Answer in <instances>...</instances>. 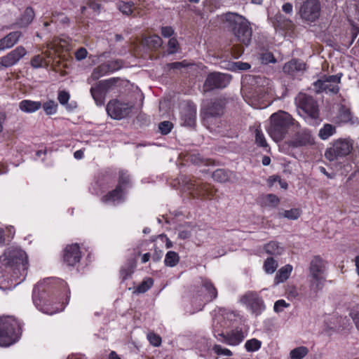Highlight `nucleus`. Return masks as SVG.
Masks as SVG:
<instances>
[{
	"instance_id": "obj_44",
	"label": "nucleus",
	"mask_w": 359,
	"mask_h": 359,
	"mask_svg": "<svg viewBox=\"0 0 359 359\" xmlns=\"http://www.w3.org/2000/svg\"><path fill=\"white\" fill-rule=\"evenodd\" d=\"M109 72H114L115 71L119 70L123 67L124 62L121 59H116L114 60H111L105 62Z\"/></svg>"
},
{
	"instance_id": "obj_25",
	"label": "nucleus",
	"mask_w": 359,
	"mask_h": 359,
	"mask_svg": "<svg viewBox=\"0 0 359 359\" xmlns=\"http://www.w3.org/2000/svg\"><path fill=\"white\" fill-rule=\"evenodd\" d=\"M41 107V102L38 101H32L29 100H24L19 104V108L25 112L32 113Z\"/></svg>"
},
{
	"instance_id": "obj_17",
	"label": "nucleus",
	"mask_w": 359,
	"mask_h": 359,
	"mask_svg": "<svg viewBox=\"0 0 359 359\" xmlns=\"http://www.w3.org/2000/svg\"><path fill=\"white\" fill-rule=\"evenodd\" d=\"M196 107L188 102L181 111L182 125L189 127H194L196 125Z\"/></svg>"
},
{
	"instance_id": "obj_56",
	"label": "nucleus",
	"mask_w": 359,
	"mask_h": 359,
	"mask_svg": "<svg viewBox=\"0 0 359 359\" xmlns=\"http://www.w3.org/2000/svg\"><path fill=\"white\" fill-rule=\"evenodd\" d=\"M166 66L169 69H181L182 68L187 67L188 64L186 62L185 60H184L182 62L168 63Z\"/></svg>"
},
{
	"instance_id": "obj_57",
	"label": "nucleus",
	"mask_w": 359,
	"mask_h": 359,
	"mask_svg": "<svg viewBox=\"0 0 359 359\" xmlns=\"http://www.w3.org/2000/svg\"><path fill=\"white\" fill-rule=\"evenodd\" d=\"M69 97L70 95L69 93L62 90L59 92L57 99L61 104L65 105L68 102Z\"/></svg>"
},
{
	"instance_id": "obj_63",
	"label": "nucleus",
	"mask_w": 359,
	"mask_h": 359,
	"mask_svg": "<svg viewBox=\"0 0 359 359\" xmlns=\"http://www.w3.org/2000/svg\"><path fill=\"white\" fill-rule=\"evenodd\" d=\"M191 236V233L189 230L182 229L180 230L178 232V238H180V239L185 240L190 238Z\"/></svg>"
},
{
	"instance_id": "obj_20",
	"label": "nucleus",
	"mask_w": 359,
	"mask_h": 359,
	"mask_svg": "<svg viewBox=\"0 0 359 359\" xmlns=\"http://www.w3.org/2000/svg\"><path fill=\"white\" fill-rule=\"evenodd\" d=\"M218 335L223 338V340L222 341V342L231 346L238 345L245 338L241 329H236L231 330L226 334L224 333H220Z\"/></svg>"
},
{
	"instance_id": "obj_51",
	"label": "nucleus",
	"mask_w": 359,
	"mask_h": 359,
	"mask_svg": "<svg viewBox=\"0 0 359 359\" xmlns=\"http://www.w3.org/2000/svg\"><path fill=\"white\" fill-rule=\"evenodd\" d=\"M179 43L176 38H170L168 43V53L174 54L178 51Z\"/></svg>"
},
{
	"instance_id": "obj_21",
	"label": "nucleus",
	"mask_w": 359,
	"mask_h": 359,
	"mask_svg": "<svg viewBox=\"0 0 359 359\" xmlns=\"http://www.w3.org/2000/svg\"><path fill=\"white\" fill-rule=\"evenodd\" d=\"M271 22L275 29L290 30L293 27L292 22L280 13L275 15Z\"/></svg>"
},
{
	"instance_id": "obj_12",
	"label": "nucleus",
	"mask_w": 359,
	"mask_h": 359,
	"mask_svg": "<svg viewBox=\"0 0 359 359\" xmlns=\"http://www.w3.org/2000/svg\"><path fill=\"white\" fill-rule=\"evenodd\" d=\"M240 302L246 306L252 314L257 316L265 309V304L262 298L257 292L248 291L240 298Z\"/></svg>"
},
{
	"instance_id": "obj_34",
	"label": "nucleus",
	"mask_w": 359,
	"mask_h": 359,
	"mask_svg": "<svg viewBox=\"0 0 359 359\" xmlns=\"http://www.w3.org/2000/svg\"><path fill=\"white\" fill-rule=\"evenodd\" d=\"M302 214V210L299 208H292L288 210H285L278 213L280 218L284 217L288 219H297Z\"/></svg>"
},
{
	"instance_id": "obj_2",
	"label": "nucleus",
	"mask_w": 359,
	"mask_h": 359,
	"mask_svg": "<svg viewBox=\"0 0 359 359\" xmlns=\"http://www.w3.org/2000/svg\"><path fill=\"white\" fill-rule=\"evenodd\" d=\"M291 127L299 128V123L286 111L280 110L270 116L268 133L276 142L283 140Z\"/></svg>"
},
{
	"instance_id": "obj_15",
	"label": "nucleus",
	"mask_w": 359,
	"mask_h": 359,
	"mask_svg": "<svg viewBox=\"0 0 359 359\" xmlns=\"http://www.w3.org/2000/svg\"><path fill=\"white\" fill-rule=\"evenodd\" d=\"M299 14L302 18L314 22L320 15V4L318 0H306L300 7Z\"/></svg>"
},
{
	"instance_id": "obj_60",
	"label": "nucleus",
	"mask_w": 359,
	"mask_h": 359,
	"mask_svg": "<svg viewBox=\"0 0 359 359\" xmlns=\"http://www.w3.org/2000/svg\"><path fill=\"white\" fill-rule=\"evenodd\" d=\"M161 35L165 38L171 37L174 33V29L170 26L162 27L161 29Z\"/></svg>"
},
{
	"instance_id": "obj_62",
	"label": "nucleus",
	"mask_w": 359,
	"mask_h": 359,
	"mask_svg": "<svg viewBox=\"0 0 359 359\" xmlns=\"http://www.w3.org/2000/svg\"><path fill=\"white\" fill-rule=\"evenodd\" d=\"M87 53H87V50L86 48H80L75 53V57H76V60H81L86 57Z\"/></svg>"
},
{
	"instance_id": "obj_53",
	"label": "nucleus",
	"mask_w": 359,
	"mask_h": 359,
	"mask_svg": "<svg viewBox=\"0 0 359 359\" xmlns=\"http://www.w3.org/2000/svg\"><path fill=\"white\" fill-rule=\"evenodd\" d=\"M212 351L217 354V355H224L227 356L232 355V352L226 348H223L221 345L219 344H215L212 347Z\"/></svg>"
},
{
	"instance_id": "obj_45",
	"label": "nucleus",
	"mask_w": 359,
	"mask_h": 359,
	"mask_svg": "<svg viewBox=\"0 0 359 359\" xmlns=\"http://www.w3.org/2000/svg\"><path fill=\"white\" fill-rule=\"evenodd\" d=\"M153 283L154 281L151 278H147L137 287L135 292L137 293H144L153 285Z\"/></svg>"
},
{
	"instance_id": "obj_11",
	"label": "nucleus",
	"mask_w": 359,
	"mask_h": 359,
	"mask_svg": "<svg viewBox=\"0 0 359 359\" xmlns=\"http://www.w3.org/2000/svg\"><path fill=\"white\" fill-rule=\"evenodd\" d=\"M231 76L220 72H212L208 74L203 86V93L212 91L215 89L224 88L231 81Z\"/></svg>"
},
{
	"instance_id": "obj_22",
	"label": "nucleus",
	"mask_w": 359,
	"mask_h": 359,
	"mask_svg": "<svg viewBox=\"0 0 359 359\" xmlns=\"http://www.w3.org/2000/svg\"><path fill=\"white\" fill-rule=\"evenodd\" d=\"M21 35L20 32L16 31L9 33L0 39V50L13 47L18 41Z\"/></svg>"
},
{
	"instance_id": "obj_26",
	"label": "nucleus",
	"mask_w": 359,
	"mask_h": 359,
	"mask_svg": "<svg viewBox=\"0 0 359 359\" xmlns=\"http://www.w3.org/2000/svg\"><path fill=\"white\" fill-rule=\"evenodd\" d=\"M233 175L234 176V174L231 171L217 169L213 172L212 177L214 180L224 183L230 181Z\"/></svg>"
},
{
	"instance_id": "obj_47",
	"label": "nucleus",
	"mask_w": 359,
	"mask_h": 359,
	"mask_svg": "<svg viewBox=\"0 0 359 359\" xmlns=\"http://www.w3.org/2000/svg\"><path fill=\"white\" fill-rule=\"evenodd\" d=\"M134 4L131 1L129 2H120L118 4L119 11L124 15H129L133 13V7Z\"/></svg>"
},
{
	"instance_id": "obj_43",
	"label": "nucleus",
	"mask_w": 359,
	"mask_h": 359,
	"mask_svg": "<svg viewBox=\"0 0 359 359\" xmlns=\"http://www.w3.org/2000/svg\"><path fill=\"white\" fill-rule=\"evenodd\" d=\"M229 69L231 71H246L249 69L251 66L248 62H243L241 61L235 62L229 65Z\"/></svg>"
},
{
	"instance_id": "obj_39",
	"label": "nucleus",
	"mask_w": 359,
	"mask_h": 359,
	"mask_svg": "<svg viewBox=\"0 0 359 359\" xmlns=\"http://www.w3.org/2000/svg\"><path fill=\"white\" fill-rule=\"evenodd\" d=\"M339 118L340 121L344 123L351 121L353 116L351 110L344 105L341 106L339 112Z\"/></svg>"
},
{
	"instance_id": "obj_49",
	"label": "nucleus",
	"mask_w": 359,
	"mask_h": 359,
	"mask_svg": "<svg viewBox=\"0 0 359 359\" xmlns=\"http://www.w3.org/2000/svg\"><path fill=\"white\" fill-rule=\"evenodd\" d=\"M189 160L193 164L196 165H208L209 161V159L204 158L200 154H191Z\"/></svg>"
},
{
	"instance_id": "obj_23",
	"label": "nucleus",
	"mask_w": 359,
	"mask_h": 359,
	"mask_svg": "<svg viewBox=\"0 0 359 359\" xmlns=\"http://www.w3.org/2000/svg\"><path fill=\"white\" fill-rule=\"evenodd\" d=\"M304 69L305 64L296 59L286 62L283 67V72L289 75H294L296 72Z\"/></svg>"
},
{
	"instance_id": "obj_10",
	"label": "nucleus",
	"mask_w": 359,
	"mask_h": 359,
	"mask_svg": "<svg viewBox=\"0 0 359 359\" xmlns=\"http://www.w3.org/2000/svg\"><path fill=\"white\" fill-rule=\"evenodd\" d=\"M341 74L331 76H323L313 83V90L316 93L325 92L337 94L339 88L338 84L340 83Z\"/></svg>"
},
{
	"instance_id": "obj_42",
	"label": "nucleus",
	"mask_w": 359,
	"mask_h": 359,
	"mask_svg": "<svg viewBox=\"0 0 359 359\" xmlns=\"http://www.w3.org/2000/svg\"><path fill=\"white\" fill-rule=\"evenodd\" d=\"M278 268L277 262L273 258H267L264 264V269L267 273H273Z\"/></svg>"
},
{
	"instance_id": "obj_48",
	"label": "nucleus",
	"mask_w": 359,
	"mask_h": 359,
	"mask_svg": "<svg viewBox=\"0 0 359 359\" xmlns=\"http://www.w3.org/2000/svg\"><path fill=\"white\" fill-rule=\"evenodd\" d=\"M261 341L257 339H252L245 342V347L248 351H255L261 347Z\"/></svg>"
},
{
	"instance_id": "obj_61",
	"label": "nucleus",
	"mask_w": 359,
	"mask_h": 359,
	"mask_svg": "<svg viewBox=\"0 0 359 359\" xmlns=\"http://www.w3.org/2000/svg\"><path fill=\"white\" fill-rule=\"evenodd\" d=\"M288 306H289V304H287L285 300H283V299L278 300L274 304V311L276 312L281 311L282 308H286Z\"/></svg>"
},
{
	"instance_id": "obj_55",
	"label": "nucleus",
	"mask_w": 359,
	"mask_h": 359,
	"mask_svg": "<svg viewBox=\"0 0 359 359\" xmlns=\"http://www.w3.org/2000/svg\"><path fill=\"white\" fill-rule=\"evenodd\" d=\"M260 58L263 64L274 63L276 61L273 53L270 52L262 53Z\"/></svg>"
},
{
	"instance_id": "obj_1",
	"label": "nucleus",
	"mask_w": 359,
	"mask_h": 359,
	"mask_svg": "<svg viewBox=\"0 0 359 359\" xmlns=\"http://www.w3.org/2000/svg\"><path fill=\"white\" fill-rule=\"evenodd\" d=\"M224 27L234 36V41L248 46L252 41V30L249 21L243 16L228 12L222 15Z\"/></svg>"
},
{
	"instance_id": "obj_28",
	"label": "nucleus",
	"mask_w": 359,
	"mask_h": 359,
	"mask_svg": "<svg viewBox=\"0 0 359 359\" xmlns=\"http://www.w3.org/2000/svg\"><path fill=\"white\" fill-rule=\"evenodd\" d=\"M292 270L291 265L287 264L280 269L276 273L275 277V283H283L290 276V274Z\"/></svg>"
},
{
	"instance_id": "obj_31",
	"label": "nucleus",
	"mask_w": 359,
	"mask_h": 359,
	"mask_svg": "<svg viewBox=\"0 0 359 359\" xmlns=\"http://www.w3.org/2000/svg\"><path fill=\"white\" fill-rule=\"evenodd\" d=\"M264 250L267 254L274 256L280 255L283 252V248L275 241H271L266 244Z\"/></svg>"
},
{
	"instance_id": "obj_50",
	"label": "nucleus",
	"mask_w": 359,
	"mask_h": 359,
	"mask_svg": "<svg viewBox=\"0 0 359 359\" xmlns=\"http://www.w3.org/2000/svg\"><path fill=\"white\" fill-rule=\"evenodd\" d=\"M173 127L172 123L168 121H164L158 124V129L162 135L168 134Z\"/></svg>"
},
{
	"instance_id": "obj_46",
	"label": "nucleus",
	"mask_w": 359,
	"mask_h": 359,
	"mask_svg": "<svg viewBox=\"0 0 359 359\" xmlns=\"http://www.w3.org/2000/svg\"><path fill=\"white\" fill-rule=\"evenodd\" d=\"M255 133L256 144L262 147H267L268 144L262 130L259 128H256Z\"/></svg>"
},
{
	"instance_id": "obj_3",
	"label": "nucleus",
	"mask_w": 359,
	"mask_h": 359,
	"mask_svg": "<svg viewBox=\"0 0 359 359\" xmlns=\"http://www.w3.org/2000/svg\"><path fill=\"white\" fill-rule=\"evenodd\" d=\"M327 262L320 256H314L309 266V297L316 298L326 280Z\"/></svg>"
},
{
	"instance_id": "obj_58",
	"label": "nucleus",
	"mask_w": 359,
	"mask_h": 359,
	"mask_svg": "<svg viewBox=\"0 0 359 359\" xmlns=\"http://www.w3.org/2000/svg\"><path fill=\"white\" fill-rule=\"evenodd\" d=\"M129 182V176L127 175L126 172L123 171H121L119 172V179H118V184L117 186H121V188L123 189V187L124 185H126Z\"/></svg>"
},
{
	"instance_id": "obj_33",
	"label": "nucleus",
	"mask_w": 359,
	"mask_h": 359,
	"mask_svg": "<svg viewBox=\"0 0 359 359\" xmlns=\"http://www.w3.org/2000/svg\"><path fill=\"white\" fill-rule=\"evenodd\" d=\"M336 133V127L332 124L326 123L319 130L318 136L321 140H327Z\"/></svg>"
},
{
	"instance_id": "obj_30",
	"label": "nucleus",
	"mask_w": 359,
	"mask_h": 359,
	"mask_svg": "<svg viewBox=\"0 0 359 359\" xmlns=\"http://www.w3.org/2000/svg\"><path fill=\"white\" fill-rule=\"evenodd\" d=\"M90 94L95 100V103L98 106H102L104 103V97L105 93H104L100 88L97 87V85L95 86L91 87L90 90Z\"/></svg>"
},
{
	"instance_id": "obj_36",
	"label": "nucleus",
	"mask_w": 359,
	"mask_h": 359,
	"mask_svg": "<svg viewBox=\"0 0 359 359\" xmlns=\"http://www.w3.org/2000/svg\"><path fill=\"white\" fill-rule=\"evenodd\" d=\"M180 261L178 254L174 251H168L165 255L164 263L165 265L170 267L176 266Z\"/></svg>"
},
{
	"instance_id": "obj_14",
	"label": "nucleus",
	"mask_w": 359,
	"mask_h": 359,
	"mask_svg": "<svg viewBox=\"0 0 359 359\" xmlns=\"http://www.w3.org/2000/svg\"><path fill=\"white\" fill-rule=\"evenodd\" d=\"M39 285H35L33 290V302L35 306L44 313L53 315L57 313L60 309L50 304V301L46 292L37 291Z\"/></svg>"
},
{
	"instance_id": "obj_59",
	"label": "nucleus",
	"mask_w": 359,
	"mask_h": 359,
	"mask_svg": "<svg viewBox=\"0 0 359 359\" xmlns=\"http://www.w3.org/2000/svg\"><path fill=\"white\" fill-rule=\"evenodd\" d=\"M44 59L39 55H35L31 60V65L34 68H39L43 66Z\"/></svg>"
},
{
	"instance_id": "obj_29",
	"label": "nucleus",
	"mask_w": 359,
	"mask_h": 359,
	"mask_svg": "<svg viewBox=\"0 0 359 359\" xmlns=\"http://www.w3.org/2000/svg\"><path fill=\"white\" fill-rule=\"evenodd\" d=\"M136 266V261L134 259H128L125 266H123L121 271L120 273L122 277L123 280H125L130 276L134 271V269Z\"/></svg>"
},
{
	"instance_id": "obj_16",
	"label": "nucleus",
	"mask_w": 359,
	"mask_h": 359,
	"mask_svg": "<svg viewBox=\"0 0 359 359\" xmlns=\"http://www.w3.org/2000/svg\"><path fill=\"white\" fill-rule=\"evenodd\" d=\"M314 143V137L311 131L307 129L297 132L292 139L287 142V144L294 148L312 145Z\"/></svg>"
},
{
	"instance_id": "obj_6",
	"label": "nucleus",
	"mask_w": 359,
	"mask_h": 359,
	"mask_svg": "<svg viewBox=\"0 0 359 359\" xmlns=\"http://www.w3.org/2000/svg\"><path fill=\"white\" fill-rule=\"evenodd\" d=\"M226 104V99L222 97H215L203 101L201 109L202 120L205 122L211 118L222 116Z\"/></svg>"
},
{
	"instance_id": "obj_13",
	"label": "nucleus",
	"mask_w": 359,
	"mask_h": 359,
	"mask_svg": "<svg viewBox=\"0 0 359 359\" xmlns=\"http://www.w3.org/2000/svg\"><path fill=\"white\" fill-rule=\"evenodd\" d=\"M134 108V104L122 102L118 100H110L107 105V112L114 119L127 117Z\"/></svg>"
},
{
	"instance_id": "obj_8",
	"label": "nucleus",
	"mask_w": 359,
	"mask_h": 359,
	"mask_svg": "<svg viewBox=\"0 0 359 359\" xmlns=\"http://www.w3.org/2000/svg\"><path fill=\"white\" fill-rule=\"evenodd\" d=\"M353 149V140L350 138L338 139L325 152V158L333 161L350 154Z\"/></svg>"
},
{
	"instance_id": "obj_18",
	"label": "nucleus",
	"mask_w": 359,
	"mask_h": 359,
	"mask_svg": "<svg viewBox=\"0 0 359 359\" xmlns=\"http://www.w3.org/2000/svg\"><path fill=\"white\" fill-rule=\"evenodd\" d=\"M27 53L23 46H18L15 49L8 53L1 58L0 65L9 67L16 64Z\"/></svg>"
},
{
	"instance_id": "obj_27",
	"label": "nucleus",
	"mask_w": 359,
	"mask_h": 359,
	"mask_svg": "<svg viewBox=\"0 0 359 359\" xmlns=\"http://www.w3.org/2000/svg\"><path fill=\"white\" fill-rule=\"evenodd\" d=\"M108 73L109 72L106 63H102L93 69L90 76L88 79V82L90 83L91 81H97Z\"/></svg>"
},
{
	"instance_id": "obj_5",
	"label": "nucleus",
	"mask_w": 359,
	"mask_h": 359,
	"mask_svg": "<svg viewBox=\"0 0 359 359\" xmlns=\"http://www.w3.org/2000/svg\"><path fill=\"white\" fill-rule=\"evenodd\" d=\"M18 322L11 316L0 318V346H8L15 343L20 334Z\"/></svg>"
},
{
	"instance_id": "obj_40",
	"label": "nucleus",
	"mask_w": 359,
	"mask_h": 359,
	"mask_svg": "<svg viewBox=\"0 0 359 359\" xmlns=\"http://www.w3.org/2000/svg\"><path fill=\"white\" fill-rule=\"evenodd\" d=\"M203 286L208 293L209 300L212 301L217 297V291L213 284L209 280H205L203 283Z\"/></svg>"
},
{
	"instance_id": "obj_54",
	"label": "nucleus",
	"mask_w": 359,
	"mask_h": 359,
	"mask_svg": "<svg viewBox=\"0 0 359 359\" xmlns=\"http://www.w3.org/2000/svg\"><path fill=\"white\" fill-rule=\"evenodd\" d=\"M266 199L267 201V205H270L273 208L278 206L280 203V199L277 196L273 194H269L266 196Z\"/></svg>"
},
{
	"instance_id": "obj_19",
	"label": "nucleus",
	"mask_w": 359,
	"mask_h": 359,
	"mask_svg": "<svg viewBox=\"0 0 359 359\" xmlns=\"http://www.w3.org/2000/svg\"><path fill=\"white\" fill-rule=\"evenodd\" d=\"M81 251L77 244H73L66 247L64 253V262L69 266H74L79 262Z\"/></svg>"
},
{
	"instance_id": "obj_52",
	"label": "nucleus",
	"mask_w": 359,
	"mask_h": 359,
	"mask_svg": "<svg viewBox=\"0 0 359 359\" xmlns=\"http://www.w3.org/2000/svg\"><path fill=\"white\" fill-rule=\"evenodd\" d=\"M147 339L150 344L154 346L158 347L161 344V338L159 335L150 332L147 334Z\"/></svg>"
},
{
	"instance_id": "obj_4",
	"label": "nucleus",
	"mask_w": 359,
	"mask_h": 359,
	"mask_svg": "<svg viewBox=\"0 0 359 359\" xmlns=\"http://www.w3.org/2000/svg\"><path fill=\"white\" fill-rule=\"evenodd\" d=\"M0 264L10 268L18 277H25L28 269L27 256L25 251L18 249H8L0 257Z\"/></svg>"
},
{
	"instance_id": "obj_35",
	"label": "nucleus",
	"mask_w": 359,
	"mask_h": 359,
	"mask_svg": "<svg viewBox=\"0 0 359 359\" xmlns=\"http://www.w3.org/2000/svg\"><path fill=\"white\" fill-rule=\"evenodd\" d=\"M118 79V78H111L109 79L102 80L97 82L96 85L104 93L106 94L107 91L117 83Z\"/></svg>"
},
{
	"instance_id": "obj_38",
	"label": "nucleus",
	"mask_w": 359,
	"mask_h": 359,
	"mask_svg": "<svg viewBox=\"0 0 359 359\" xmlns=\"http://www.w3.org/2000/svg\"><path fill=\"white\" fill-rule=\"evenodd\" d=\"M309 353V349L306 346H299L292 349L290 351L291 359H302Z\"/></svg>"
},
{
	"instance_id": "obj_24",
	"label": "nucleus",
	"mask_w": 359,
	"mask_h": 359,
	"mask_svg": "<svg viewBox=\"0 0 359 359\" xmlns=\"http://www.w3.org/2000/svg\"><path fill=\"white\" fill-rule=\"evenodd\" d=\"M34 16V9L30 6L27 7L21 17L18 19V25L20 27H26L32 22Z\"/></svg>"
},
{
	"instance_id": "obj_37",
	"label": "nucleus",
	"mask_w": 359,
	"mask_h": 359,
	"mask_svg": "<svg viewBox=\"0 0 359 359\" xmlns=\"http://www.w3.org/2000/svg\"><path fill=\"white\" fill-rule=\"evenodd\" d=\"M145 43L150 48L156 50L161 46L163 41L159 36L152 35L145 39Z\"/></svg>"
},
{
	"instance_id": "obj_64",
	"label": "nucleus",
	"mask_w": 359,
	"mask_h": 359,
	"mask_svg": "<svg viewBox=\"0 0 359 359\" xmlns=\"http://www.w3.org/2000/svg\"><path fill=\"white\" fill-rule=\"evenodd\" d=\"M292 4L291 3H285L282 6V10L284 13L290 14L292 12Z\"/></svg>"
},
{
	"instance_id": "obj_41",
	"label": "nucleus",
	"mask_w": 359,
	"mask_h": 359,
	"mask_svg": "<svg viewBox=\"0 0 359 359\" xmlns=\"http://www.w3.org/2000/svg\"><path fill=\"white\" fill-rule=\"evenodd\" d=\"M57 104L54 100H48L41 104L45 113L47 115H52L56 113L57 109Z\"/></svg>"
},
{
	"instance_id": "obj_7",
	"label": "nucleus",
	"mask_w": 359,
	"mask_h": 359,
	"mask_svg": "<svg viewBox=\"0 0 359 359\" xmlns=\"http://www.w3.org/2000/svg\"><path fill=\"white\" fill-rule=\"evenodd\" d=\"M180 180L181 183L191 191L194 198H209L214 196L216 190L208 184H198L196 180L191 179L188 176L182 175Z\"/></svg>"
},
{
	"instance_id": "obj_32",
	"label": "nucleus",
	"mask_w": 359,
	"mask_h": 359,
	"mask_svg": "<svg viewBox=\"0 0 359 359\" xmlns=\"http://www.w3.org/2000/svg\"><path fill=\"white\" fill-rule=\"evenodd\" d=\"M122 192L123 189L121 188V186H116L115 189L104 196L102 200L103 202L115 201L116 200H119L121 198Z\"/></svg>"
},
{
	"instance_id": "obj_9",
	"label": "nucleus",
	"mask_w": 359,
	"mask_h": 359,
	"mask_svg": "<svg viewBox=\"0 0 359 359\" xmlns=\"http://www.w3.org/2000/svg\"><path fill=\"white\" fill-rule=\"evenodd\" d=\"M297 107L311 119H319L320 111L318 102L311 96L305 93H299L295 98Z\"/></svg>"
}]
</instances>
